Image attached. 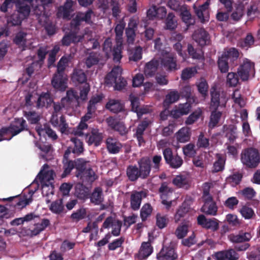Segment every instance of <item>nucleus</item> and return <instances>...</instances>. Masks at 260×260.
Listing matches in <instances>:
<instances>
[{"mask_svg": "<svg viewBox=\"0 0 260 260\" xmlns=\"http://www.w3.org/2000/svg\"><path fill=\"white\" fill-rule=\"evenodd\" d=\"M241 160L246 168H256L260 163V154L255 148L245 149L241 154Z\"/></svg>", "mask_w": 260, "mask_h": 260, "instance_id": "f257e3e1", "label": "nucleus"}, {"mask_svg": "<svg viewBox=\"0 0 260 260\" xmlns=\"http://www.w3.org/2000/svg\"><path fill=\"white\" fill-rule=\"evenodd\" d=\"M103 50L106 56L108 58L113 57V60L115 62H120L122 56V46L121 44H116L113 47L111 39H106L103 45Z\"/></svg>", "mask_w": 260, "mask_h": 260, "instance_id": "f03ea898", "label": "nucleus"}, {"mask_svg": "<svg viewBox=\"0 0 260 260\" xmlns=\"http://www.w3.org/2000/svg\"><path fill=\"white\" fill-rule=\"evenodd\" d=\"M162 154L166 163L171 168L178 169L182 165L183 160L182 157L178 154H173L171 148L168 147L164 149L162 151Z\"/></svg>", "mask_w": 260, "mask_h": 260, "instance_id": "7ed1b4c3", "label": "nucleus"}, {"mask_svg": "<svg viewBox=\"0 0 260 260\" xmlns=\"http://www.w3.org/2000/svg\"><path fill=\"white\" fill-rule=\"evenodd\" d=\"M161 67L168 72H175L179 68L177 64L176 56L175 54L166 52L160 58Z\"/></svg>", "mask_w": 260, "mask_h": 260, "instance_id": "20e7f679", "label": "nucleus"}, {"mask_svg": "<svg viewBox=\"0 0 260 260\" xmlns=\"http://www.w3.org/2000/svg\"><path fill=\"white\" fill-rule=\"evenodd\" d=\"M255 72L254 63L248 59L244 60L238 69V74L241 79L243 81H247L250 74Z\"/></svg>", "mask_w": 260, "mask_h": 260, "instance_id": "39448f33", "label": "nucleus"}, {"mask_svg": "<svg viewBox=\"0 0 260 260\" xmlns=\"http://www.w3.org/2000/svg\"><path fill=\"white\" fill-rule=\"evenodd\" d=\"M210 0L206 1L202 5L197 6L194 4L193 6V11L201 22L204 23L209 20V8L210 5Z\"/></svg>", "mask_w": 260, "mask_h": 260, "instance_id": "423d86ee", "label": "nucleus"}, {"mask_svg": "<svg viewBox=\"0 0 260 260\" xmlns=\"http://www.w3.org/2000/svg\"><path fill=\"white\" fill-rule=\"evenodd\" d=\"M26 127V122L23 118H15L9 126L6 127L8 129V134H11L8 140H11L13 137L25 129Z\"/></svg>", "mask_w": 260, "mask_h": 260, "instance_id": "0eeeda50", "label": "nucleus"}, {"mask_svg": "<svg viewBox=\"0 0 260 260\" xmlns=\"http://www.w3.org/2000/svg\"><path fill=\"white\" fill-rule=\"evenodd\" d=\"M106 121L109 127L118 132L120 135L124 136L127 133L128 131L124 122L116 117L109 116L106 118Z\"/></svg>", "mask_w": 260, "mask_h": 260, "instance_id": "6e6552de", "label": "nucleus"}, {"mask_svg": "<svg viewBox=\"0 0 260 260\" xmlns=\"http://www.w3.org/2000/svg\"><path fill=\"white\" fill-rule=\"evenodd\" d=\"M68 77L66 74L55 73L51 79V85L55 90L63 92L67 88Z\"/></svg>", "mask_w": 260, "mask_h": 260, "instance_id": "1a4fd4ad", "label": "nucleus"}, {"mask_svg": "<svg viewBox=\"0 0 260 260\" xmlns=\"http://www.w3.org/2000/svg\"><path fill=\"white\" fill-rule=\"evenodd\" d=\"M139 173L141 179H147L150 174L151 170V160L149 157L144 156L138 161Z\"/></svg>", "mask_w": 260, "mask_h": 260, "instance_id": "9d476101", "label": "nucleus"}, {"mask_svg": "<svg viewBox=\"0 0 260 260\" xmlns=\"http://www.w3.org/2000/svg\"><path fill=\"white\" fill-rule=\"evenodd\" d=\"M147 193L145 191L133 190L130 196V208L133 211H138L141 206L143 199L145 198Z\"/></svg>", "mask_w": 260, "mask_h": 260, "instance_id": "9b49d317", "label": "nucleus"}, {"mask_svg": "<svg viewBox=\"0 0 260 260\" xmlns=\"http://www.w3.org/2000/svg\"><path fill=\"white\" fill-rule=\"evenodd\" d=\"M204 194L208 195L205 199L204 204L201 208V211L207 215H216L217 212V207L213 198L209 195L208 191H204Z\"/></svg>", "mask_w": 260, "mask_h": 260, "instance_id": "f8f14e48", "label": "nucleus"}, {"mask_svg": "<svg viewBox=\"0 0 260 260\" xmlns=\"http://www.w3.org/2000/svg\"><path fill=\"white\" fill-rule=\"evenodd\" d=\"M3 200L4 201H9L10 202L9 206H10L22 209L28 205L32 201V199L31 198L28 199L27 196L25 195L23 197L18 195L5 198Z\"/></svg>", "mask_w": 260, "mask_h": 260, "instance_id": "ddd939ff", "label": "nucleus"}, {"mask_svg": "<svg viewBox=\"0 0 260 260\" xmlns=\"http://www.w3.org/2000/svg\"><path fill=\"white\" fill-rule=\"evenodd\" d=\"M210 95V109H218L219 106L224 107L225 106V100L222 96H220V92L216 90V87L213 86L211 88Z\"/></svg>", "mask_w": 260, "mask_h": 260, "instance_id": "4468645a", "label": "nucleus"}, {"mask_svg": "<svg viewBox=\"0 0 260 260\" xmlns=\"http://www.w3.org/2000/svg\"><path fill=\"white\" fill-rule=\"evenodd\" d=\"M193 39L201 47L210 43L209 33L203 28H200L194 31L192 35Z\"/></svg>", "mask_w": 260, "mask_h": 260, "instance_id": "2eb2a0df", "label": "nucleus"}, {"mask_svg": "<svg viewBox=\"0 0 260 260\" xmlns=\"http://www.w3.org/2000/svg\"><path fill=\"white\" fill-rule=\"evenodd\" d=\"M83 38V36L77 35L76 31H70L63 37L61 42L63 46H69L71 43L76 44L82 42Z\"/></svg>", "mask_w": 260, "mask_h": 260, "instance_id": "dca6fc26", "label": "nucleus"}, {"mask_svg": "<svg viewBox=\"0 0 260 260\" xmlns=\"http://www.w3.org/2000/svg\"><path fill=\"white\" fill-rule=\"evenodd\" d=\"M69 155V150H66L62 159L63 172L61 175L62 178L66 177L75 168L74 160H70Z\"/></svg>", "mask_w": 260, "mask_h": 260, "instance_id": "f3484780", "label": "nucleus"}, {"mask_svg": "<svg viewBox=\"0 0 260 260\" xmlns=\"http://www.w3.org/2000/svg\"><path fill=\"white\" fill-rule=\"evenodd\" d=\"M79 100L78 92L73 89H70L67 91L66 96L61 99V103L63 107H68L73 103H79Z\"/></svg>", "mask_w": 260, "mask_h": 260, "instance_id": "a211bd4d", "label": "nucleus"}, {"mask_svg": "<svg viewBox=\"0 0 260 260\" xmlns=\"http://www.w3.org/2000/svg\"><path fill=\"white\" fill-rule=\"evenodd\" d=\"M216 160L213 164L212 173H215L222 172L225 168L226 157L221 153L215 154Z\"/></svg>", "mask_w": 260, "mask_h": 260, "instance_id": "6ab92c4d", "label": "nucleus"}, {"mask_svg": "<svg viewBox=\"0 0 260 260\" xmlns=\"http://www.w3.org/2000/svg\"><path fill=\"white\" fill-rule=\"evenodd\" d=\"M122 74V69L119 67H115L112 69L105 78V83L107 85H112L116 82L117 79Z\"/></svg>", "mask_w": 260, "mask_h": 260, "instance_id": "aec40b11", "label": "nucleus"}, {"mask_svg": "<svg viewBox=\"0 0 260 260\" xmlns=\"http://www.w3.org/2000/svg\"><path fill=\"white\" fill-rule=\"evenodd\" d=\"M106 108L111 112L114 113L123 112L125 115L127 114L126 111L124 109L123 104L118 101L115 100H110L106 105Z\"/></svg>", "mask_w": 260, "mask_h": 260, "instance_id": "412c9836", "label": "nucleus"}, {"mask_svg": "<svg viewBox=\"0 0 260 260\" xmlns=\"http://www.w3.org/2000/svg\"><path fill=\"white\" fill-rule=\"evenodd\" d=\"M71 80L75 84L87 83V76L84 71L80 69H74L71 75Z\"/></svg>", "mask_w": 260, "mask_h": 260, "instance_id": "4be33fe9", "label": "nucleus"}, {"mask_svg": "<svg viewBox=\"0 0 260 260\" xmlns=\"http://www.w3.org/2000/svg\"><path fill=\"white\" fill-rule=\"evenodd\" d=\"M249 233H239L238 234H230L228 238L230 241L233 243H244L249 241L251 238Z\"/></svg>", "mask_w": 260, "mask_h": 260, "instance_id": "5701e85b", "label": "nucleus"}, {"mask_svg": "<svg viewBox=\"0 0 260 260\" xmlns=\"http://www.w3.org/2000/svg\"><path fill=\"white\" fill-rule=\"evenodd\" d=\"M210 110L211 112L208 127L212 129L218 125L222 115V112L218 111V109H210Z\"/></svg>", "mask_w": 260, "mask_h": 260, "instance_id": "b1692460", "label": "nucleus"}, {"mask_svg": "<svg viewBox=\"0 0 260 260\" xmlns=\"http://www.w3.org/2000/svg\"><path fill=\"white\" fill-rule=\"evenodd\" d=\"M89 196L90 202L95 205H101L104 201L103 189L100 187H95Z\"/></svg>", "mask_w": 260, "mask_h": 260, "instance_id": "393cba45", "label": "nucleus"}, {"mask_svg": "<svg viewBox=\"0 0 260 260\" xmlns=\"http://www.w3.org/2000/svg\"><path fill=\"white\" fill-rule=\"evenodd\" d=\"M107 148L109 153H118L122 148V145L116 139L109 137L106 140Z\"/></svg>", "mask_w": 260, "mask_h": 260, "instance_id": "a878e982", "label": "nucleus"}, {"mask_svg": "<svg viewBox=\"0 0 260 260\" xmlns=\"http://www.w3.org/2000/svg\"><path fill=\"white\" fill-rule=\"evenodd\" d=\"M103 139L102 134L99 132L98 129H93L89 137L87 136V142L88 145L94 144L98 146L100 145Z\"/></svg>", "mask_w": 260, "mask_h": 260, "instance_id": "bb28decb", "label": "nucleus"}, {"mask_svg": "<svg viewBox=\"0 0 260 260\" xmlns=\"http://www.w3.org/2000/svg\"><path fill=\"white\" fill-rule=\"evenodd\" d=\"M159 252L165 260H176L178 258L175 248L171 246L163 247Z\"/></svg>", "mask_w": 260, "mask_h": 260, "instance_id": "cd10ccee", "label": "nucleus"}, {"mask_svg": "<svg viewBox=\"0 0 260 260\" xmlns=\"http://www.w3.org/2000/svg\"><path fill=\"white\" fill-rule=\"evenodd\" d=\"M50 225V221L48 219L43 218L41 221L34 224L35 228L30 231L31 236H35L39 235L41 232L44 231L46 228Z\"/></svg>", "mask_w": 260, "mask_h": 260, "instance_id": "c85d7f7f", "label": "nucleus"}, {"mask_svg": "<svg viewBox=\"0 0 260 260\" xmlns=\"http://www.w3.org/2000/svg\"><path fill=\"white\" fill-rule=\"evenodd\" d=\"M71 142L74 144V147H69L67 150H69L70 154L71 152L77 155H79L84 151V147L83 142L79 139L73 137L71 139Z\"/></svg>", "mask_w": 260, "mask_h": 260, "instance_id": "c756f323", "label": "nucleus"}, {"mask_svg": "<svg viewBox=\"0 0 260 260\" xmlns=\"http://www.w3.org/2000/svg\"><path fill=\"white\" fill-rule=\"evenodd\" d=\"M153 252V247L150 242H143L141 246L139 252V258L140 259H144L147 258Z\"/></svg>", "mask_w": 260, "mask_h": 260, "instance_id": "7c9ffc66", "label": "nucleus"}, {"mask_svg": "<svg viewBox=\"0 0 260 260\" xmlns=\"http://www.w3.org/2000/svg\"><path fill=\"white\" fill-rule=\"evenodd\" d=\"M27 36V32L20 30L17 32L14 38L13 43L17 45L18 47L24 49L26 46Z\"/></svg>", "mask_w": 260, "mask_h": 260, "instance_id": "2f4dec72", "label": "nucleus"}, {"mask_svg": "<svg viewBox=\"0 0 260 260\" xmlns=\"http://www.w3.org/2000/svg\"><path fill=\"white\" fill-rule=\"evenodd\" d=\"M89 189L83 184H77L75 186V196L80 200H85L89 198Z\"/></svg>", "mask_w": 260, "mask_h": 260, "instance_id": "473e14b6", "label": "nucleus"}, {"mask_svg": "<svg viewBox=\"0 0 260 260\" xmlns=\"http://www.w3.org/2000/svg\"><path fill=\"white\" fill-rule=\"evenodd\" d=\"M159 62L157 60L153 59L146 64L144 69V74L147 77L154 76L157 70Z\"/></svg>", "mask_w": 260, "mask_h": 260, "instance_id": "72a5a7b5", "label": "nucleus"}, {"mask_svg": "<svg viewBox=\"0 0 260 260\" xmlns=\"http://www.w3.org/2000/svg\"><path fill=\"white\" fill-rule=\"evenodd\" d=\"M52 101L53 100L49 92H42L37 100V107L40 108L45 106L48 107L51 104Z\"/></svg>", "mask_w": 260, "mask_h": 260, "instance_id": "f704fd0d", "label": "nucleus"}, {"mask_svg": "<svg viewBox=\"0 0 260 260\" xmlns=\"http://www.w3.org/2000/svg\"><path fill=\"white\" fill-rule=\"evenodd\" d=\"M138 166L129 165L126 168V175L128 179L132 182L136 181L139 178L141 179V176L139 173Z\"/></svg>", "mask_w": 260, "mask_h": 260, "instance_id": "c9c22d12", "label": "nucleus"}, {"mask_svg": "<svg viewBox=\"0 0 260 260\" xmlns=\"http://www.w3.org/2000/svg\"><path fill=\"white\" fill-rule=\"evenodd\" d=\"M180 17L183 22H184L187 27L195 24L196 20L194 17L192 16L190 12L186 8L181 9Z\"/></svg>", "mask_w": 260, "mask_h": 260, "instance_id": "e433bc0d", "label": "nucleus"}, {"mask_svg": "<svg viewBox=\"0 0 260 260\" xmlns=\"http://www.w3.org/2000/svg\"><path fill=\"white\" fill-rule=\"evenodd\" d=\"M49 210L53 213L60 215L65 213L64 207L63 204V199H60L52 202L49 207Z\"/></svg>", "mask_w": 260, "mask_h": 260, "instance_id": "4c0bfd02", "label": "nucleus"}, {"mask_svg": "<svg viewBox=\"0 0 260 260\" xmlns=\"http://www.w3.org/2000/svg\"><path fill=\"white\" fill-rule=\"evenodd\" d=\"M89 162L82 158H79L74 160L75 168L76 170V176L77 177H81L84 171L87 168L86 165Z\"/></svg>", "mask_w": 260, "mask_h": 260, "instance_id": "58836bf2", "label": "nucleus"}, {"mask_svg": "<svg viewBox=\"0 0 260 260\" xmlns=\"http://www.w3.org/2000/svg\"><path fill=\"white\" fill-rule=\"evenodd\" d=\"M16 12L23 19L27 18L30 12L29 5L24 3H18L16 5Z\"/></svg>", "mask_w": 260, "mask_h": 260, "instance_id": "ea45409f", "label": "nucleus"}, {"mask_svg": "<svg viewBox=\"0 0 260 260\" xmlns=\"http://www.w3.org/2000/svg\"><path fill=\"white\" fill-rule=\"evenodd\" d=\"M223 55L224 56L227 57V59L230 60V62L232 66L234 67L237 64V62L239 56V53L237 49L235 48H231Z\"/></svg>", "mask_w": 260, "mask_h": 260, "instance_id": "a19ab883", "label": "nucleus"}, {"mask_svg": "<svg viewBox=\"0 0 260 260\" xmlns=\"http://www.w3.org/2000/svg\"><path fill=\"white\" fill-rule=\"evenodd\" d=\"M190 138V130L187 127L181 128L176 134V138L180 143L188 141Z\"/></svg>", "mask_w": 260, "mask_h": 260, "instance_id": "79ce46f5", "label": "nucleus"}, {"mask_svg": "<svg viewBox=\"0 0 260 260\" xmlns=\"http://www.w3.org/2000/svg\"><path fill=\"white\" fill-rule=\"evenodd\" d=\"M225 137L228 138L230 143H234L238 138L237 127L234 125H230L225 131Z\"/></svg>", "mask_w": 260, "mask_h": 260, "instance_id": "37998d69", "label": "nucleus"}, {"mask_svg": "<svg viewBox=\"0 0 260 260\" xmlns=\"http://www.w3.org/2000/svg\"><path fill=\"white\" fill-rule=\"evenodd\" d=\"M87 215L85 208H80L76 211L73 212L71 215L70 218L73 222H78L81 220L84 219Z\"/></svg>", "mask_w": 260, "mask_h": 260, "instance_id": "c03bdc74", "label": "nucleus"}, {"mask_svg": "<svg viewBox=\"0 0 260 260\" xmlns=\"http://www.w3.org/2000/svg\"><path fill=\"white\" fill-rule=\"evenodd\" d=\"M83 181L87 183H92L96 179L95 174L93 170L90 168H86L81 177H79Z\"/></svg>", "mask_w": 260, "mask_h": 260, "instance_id": "a18cd8bd", "label": "nucleus"}, {"mask_svg": "<svg viewBox=\"0 0 260 260\" xmlns=\"http://www.w3.org/2000/svg\"><path fill=\"white\" fill-rule=\"evenodd\" d=\"M180 97L177 91H172L167 94L164 102L165 107L169 106L171 104L177 102Z\"/></svg>", "mask_w": 260, "mask_h": 260, "instance_id": "49530a36", "label": "nucleus"}, {"mask_svg": "<svg viewBox=\"0 0 260 260\" xmlns=\"http://www.w3.org/2000/svg\"><path fill=\"white\" fill-rule=\"evenodd\" d=\"M161 199H169L172 195L173 190L169 187L165 182L162 183L158 190Z\"/></svg>", "mask_w": 260, "mask_h": 260, "instance_id": "de8ad7c7", "label": "nucleus"}, {"mask_svg": "<svg viewBox=\"0 0 260 260\" xmlns=\"http://www.w3.org/2000/svg\"><path fill=\"white\" fill-rule=\"evenodd\" d=\"M153 208L150 203L144 204L140 210V217L142 221H145L152 212Z\"/></svg>", "mask_w": 260, "mask_h": 260, "instance_id": "09e8293b", "label": "nucleus"}, {"mask_svg": "<svg viewBox=\"0 0 260 260\" xmlns=\"http://www.w3.org/2000/svg\"><path fill=\"white\" fill-rule=\"evenodd\" d=\"M166 29L173 30L176 29L177 25V21L175 19V15L173 13H169L166 19Z\"/></svg>", "mask_w": 260, "mask_h": 260, "instance_id": "8fccbe9b", "label": "nucleus"}, {"mask_svg": "<svg viewBox=\"0 0 260 260\" xmlns=\"http://www.w3.org/2000/svg\"><path fill=\"white\" fill-rule=\"evenodd\" d=\"M240 212L242 217L245 219H250L254 218L256 215L253 209L247 206H243L240 210Z\"/></svg>", "mask_w": 260, "mask_h": 260, "instance_id": "3c124183", "label": "nucleus"}, {"mask_svg": "<svg viewBox=\"0 0 260 260\" xmlns=\"http://www.w3.org/2000/svg\"><path fill=\"white\" fill-rule=\"evenodd\" d=\"M229 61L230 60L227 59V57L222 55L218 60V66L220 71L223 73H226L229 69Z\"/></svg>", "mask_w": 260, "mask_h": 260, "instance_id": "603ef678", "label": "nucleus"}, {"mask_svg": "<svg viewBox=\"0 0 260 260\" xmlns=\"http://www.w3.org/2000/svg\"><path fill=\"white\" fill-rule=\"evenodd\" d=\"M23 18L15 12L8 19L7 22L10 26H18L22 23Z\"/></svg>", "mask_w": 260, "mask_h": 260, "instance_id": "864d4df0", "label": "nucleus"}, {"mask_svg": "<svg viewBox=\"0 0 260 260\" xmlns=\"http://www.w3.org/2000/svg\"><path fill=\"white\" fill-rule=\"evenodd\" d=\"M99 54L96 52H91L85 60V64L87 68H90L99 62Z\"/></svg>", "mask_w": 260, "mask_h": 260, "instance_id": "5fc2aeb1", "label": "nucleus"}, {"mask_svg": "<svg viewBox=\"0 0 260 260\" xmlns=\"http://www.w3.org/2000/svg\"><path fill=\"white\" fill-rule=\"evenodd\" d=\"M36 130L39 136H41L42 133H45L48 137L53 140H55L58 138L56 133L48 126H45L44 128H38Z\"/></svg>", "mask_w": 260, "mask_h": 260, "instance_id": "6e6d98bb", "label": "nucleus"}, {"mask_svg": "<svg viewBox=\"0 0 260 260\" xmlns=\"http://www.w3.org/2000/svg\"><path fill=\"white\" fill-rule=\"evenodd\" d=\"M69 58L66 56H62L57 63V70L56 73L62 74H65V70L69 64Z\"/></svg>", "mask_w": 260, "mask_h": 260, "instance_id": "4d7b16f0", "label": "nucleus"}, {"mask_svg": "<svg viewBox=\"0 0 260 260\" xmlns=\"http://www.w3.org/2000/svg\"><path fill=\"white\" fill-rule=\"evenodd\" d=\"M197 86L199 92L202 95V96L206 98L208 95V91L209 86L207 82L205 79H202L197 84Z\"/></svg>", "mask_w": 260, "mask_h": 260, "instance_id": "13d9d810", "label": "nucleus"}, {"mask_svg": "<svg viewBox=\"0 0 260 260\" xmlns=\"http://www.w3.org/2000/svg\"><path fill=\"white\" fill-rule=\"evenodd\" d=\"M129 99L131 103L132 110L136 112L138 115L144 113L142 110L139 108V99L138 97L131 95Z\"/></svg>", "mask_w": 260, "mask_h": 260, "instance_id": "bf43d9fd", "label": "nucleus"}, {"mask_svg": "<svg viewBox=\"0 0 260 260\" xmlns=\"http://www.w3.org/2000/svg\"><path fill=\"white\" fill-rule=\"evenodd\" d=\"M243 175L239 173H235L230 175L226 178V181L231 184L232 186H235L240 184L242 180Z\"/></svg>", "mask_w": 260, "mask_h": 260, "instance_id": "052dcab7", "label": "nucleus"}, {"mask_svg": "<svg viewBox=\"0 0 260 260\" xmlns=\"http://www.w3.org/2000/svg\"><path fill=\"white\" fill-rule=\"evenodd\" d=\"M169 222L167 215H162L157 213L156 215V225L160 229H162L167 226Z\"/></svg>", "mask_w": 260, "mask_h": 260, "instance_id": "680f3d73", "label": "nucleus"}, {"mask_svg": "<svg viewBox=\"0 0 260 260\" xmlns=\"http://www.w3.org/2000/svg\"><path fill=\"white\" fill-rule=\"evenodd\" d=\"M188 232V226L186 224L179 225L176 229L175 234L179 239L184 238Z\"/></svg>", "mask_w": 260, "mask_h": 260, "instance_id": "e2e57ef3", "label": "nucleus"}, {"mask_svg": "<svg viewBox=\"0 0 260 260\" xmlns=\"http://www.w3.org/2000/svg\"><path fill=\"white\" fill-rule=\"evenodd\" d=\"M173 183L178 187H183L188 184V180L185 175H178L173 180Z\"/></svg>", "mask_w": 260, "mask_h": 260, "instance_id": "0e129e2a", "label": "nucleus"}, {"mask_svg": "<svg viewBox=\"0 0 260 260\" xmlns=\"http://www.w3.org/2000/svg\"><path fill=\"white\" fill-rule=\"evenodd\" d=\"M142 48L140 46L136 47L129 55V60L137 61L142 58Z\"/></svg>", "mask_w": 260, "mask_h": 260, "instance_id": "69168bd1", "label": "nucleus"}, {"mask_svg": "<svg viewBox=\"0 0 260 260\" xmlns=\"http://www.w3.org/2000/svg\"><path fill=\"white\" fill-rule=\"evenodd\" d=\"M151 168L154 172H158L162 165V157L160 155H154L152 156Z\"/></svg>", "mask_w": 260, "mask_h": 260, "instance_id": "338daca9", "label": "nucleus"}, {"mask_svg": "<svg viewBox=\"0 0 260 260\" xmlns=\"http://www.w3.org/2000/svg\"><path fill=\"white\" fill-rule=\"evenodd\" d=\"M244 14V7L241 5H239L232 13L231 15V18L234 21H238L242 17Z\"/></svg>", "mask_w": 260, "mask_h": 260, "instance_id": "774afa93", "label": "nucleus"}]
</instances>
